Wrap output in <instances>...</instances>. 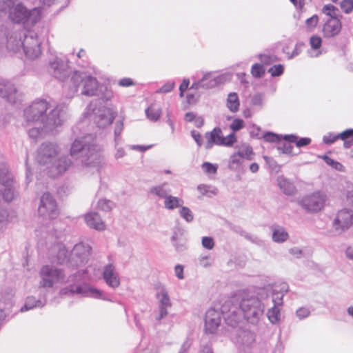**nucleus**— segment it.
I'll return each instance as SVG.
<instances>
[{"mask_svg":"<svg viewBox=\"0 0 353 353\" xmlns=\"http://www.w3.org/2000/svg\"><path fill=\"white\" fill-rule=\"evenodd\" d=\"M50 104L45 100L34 101L24 110V121L28 127L31 123H42L47 130H55L66 119L67 106L58 104L50 111Z\"/></svg>","mask_w":353,"mask_h":353,"instance_id":"f257e3e1","label":"nucleus"},{"mask_svg":"<svg viewBox=\"0 0 353 353\" xmlns=\"http://www.w3.org/2000/svg\"><path fill=\"white\" fill-rule=\"evenodd\" d=\"M272 288H256L253 291L243 292L238 299V305L244 319L256 325L263 316L265 307L270 306Z\"/></svg>","mask_w":353,"mask_h":353,"instance_id":"f03ea898","label":"nucleus"},{"mask_svg":"<svg viewBox=\"0 0 353 353\" xmlns=\"http://www.w3.org/2000/svg\"><path fill=\"white\" fill-rule=\"evenodd\" d=\"M70 155L83 168H97L101 162L100 148L97 144L96 137L92 134L76 139L72 143Z\"/></svg>","mask_w":353,"mask_h":353,"instance_id":"7ed1b4c3","label":"nucleus"},{"mask_svg":"<svg viewBox=\"0 0 353 353\" xmlns=\"http://www.w3.org/2000/svg\"><path fill=\"white\" fill-rule=\"evenodd\" d=\"M66 97L72 98L79 90L83 95L92 97L97 94L98 81L96 78L85 72L74 71L67 85Z\"/></svg>","mask_w":353,"mask_h":353,"instance_id":"20e7f679","label":"nucleus"},{"mask_svg":"<svg viewBox=\"0 0 353 353\" xmlns=\"http://www.w3.org/2000/svg\"><path fill=\"white\" fill-rule=\"evenodd\" d=\"M12 38L8 39V49L17 52L22 48L26 56L30 59H34L41 54V41L38 38L37 34L33 31H28L25 34L23 40L20 37L19 40L17 41L15 46H12Z\"/></svg>","mask_w":353,"mask_h":353,"instance_id":"39448f33","label":"nucleus"},{"mask_svg":"<svg viewBox=\"0 0 353 353\" xmlns=\"http://www.w3.org/2000/svg\"><path fill=\"white\" fill-rule=\"evenodd\" d=\"M9 18L16 23L22 24L28 28L37 23L41 16L40 8L27 9L22 3H17L15 6L7 10Z\"/></svg>","mask_w":353,"mask_h":353,"instance_id":"423d86ee","label":"nucleus"},{"mask_svg":"<svg viewBox=\"0 0 353 353\" xmlns=\"http://www.w3.org/2000/svg\"><path fill=\"white\" fill-rule=\"evenodd\" d=\"M288 291V285L282 283L279 285L272 288V292L270 295V305L272 306L268 310L267 316L269 321L276 324L280 321L281 312L279 306L283 305V298Z\"/></svg>","mask_w":353,"mask_h":353,"instance_id":"0eeeda50","label":"nucleus"},{"mask_svg":"<svg viewBox=\"0 0 353 353\" xmlns=\"http://www.w3.org/2000/svg\"><path fill=\"white\" fill-rule=\"evenodd\" d=\"M221 314L228 325L235 327L244 319L243 314L238 305L232 299L226 301L221 307Z\"/></svg>","mask_w":353,"mask_h":353,"instance_id":"6e6552de","label":"nucleus"},{"mask_svg":"<svg viewBox=\"0 0 353 353\" xmlns=\"http://www.w3.org/2000/svg\"><path fill=\"white\" fill-rule=\"evenodd\" d=\"M117 113L110 108L99 106L92 109L89 113V117L99 128H103L110 125Z\"/></svg>","mask_w":353,"mask_h":353,"instance_id":"1a4fd4ad","label":"nucleus"},{"mask_svg":"<svg viewBox=\"0 0 353 353\" xmlns=\"http://www.w3.org/2000/svg\"><path fill=\"white\" fill-rule=\"evenodd\" d=\"M41 281L40 282L41 288H52L54 283H64L67 280L65 274L61 269L54 268L50 265H44L40 271Z\"/></svg>","mask_w":353,"mask_h":353,"instance_id":"9d476101","label":"nucleus"},{"mask_svg":"<svg viewBox=\"0 0 353 353\" xmlns=\"http://www.w3.org/2000/svg\"><path fill=\"white\" fill-rule=\"evenodd\" d=\"M38 213L39 216L49 219H54L59 215L57 201L49 192L41 196Z\"/></svg>","mask_w":353,"mask_h":353,"instance_id":"9b49d317","label":"nucleus"},{"mask_svg":"<svg viewBox=\"0 0 353 353\" xmlns=\"http://www.w3.org/2000/svg\"><path fill=\"white\" fill-rule=\"evenodd\" d=\"M91 252V246L83 242L77 243L70 252L69 266L79 267L88 262Z\"/></svg>","mask_w":353,"mask_h":353,"instance_id":"f8f14e48","label":"nucleus"},{"mask_svg":"<svg viewBox=\"0 0 353 353\" xmlns=\"http://www.w3.org/2000/svg\"><path fill=\"white\" fill-rule=\"evenodd\" d=\"M326 195L321 192H315L306 195L300 201L301 205L306 211L316 212L320 211L325 205Z\"/></svg>","mask_w":353,"mask_h":353,"instance_id":"ddd939ff","label":"nucleus"},{"mask_svg":"<svg viewBox=\"0 0 353 353\" xmlns=\"http://www.w3.org/2000/svg\"><path fill=\"white\" fill-rule=\"evenodd\" d=\"M352 224L353 210L347 208L338 211L332 222L334 230L339 234L348 230Z\"/></svg>","mask_w":353,"mask_h":353,"instance_id":"4468645a","label":"nucleus"},{"mask_svg":"<svg viewBox=\"0 0 353 353\" xmlns=\"http://www.w3.org/2000/svg\"><path fill=\"white\" fill-rule=\"evenodd\" d=\"M156 298L158 299V314L155 319L161 321L168 315V310L172 307L168 292L163 285L157 287Z\"/></svg>","mask_w":353,"mask_h":353,"instance_id":"2eb2a0df","label":"nucleus"},{"mask_svg":"<svg viewBox=\"0 0 353 353\" xmlns=\"http://www.w3.org/2000/svg\"><path fill=\"white\" fill-rule=\"evenodd\" d=\"M49 72L56 79L64 81L70 73L66 59L55 57L49 61Z\"/></svg>","mask_w":353,"mask_h":353,"instance_id":"dca6fc26","label":"nucleus"},{"mask_svg":"<svg viewBox=\"0 0 353 353\" xmlns=\"http://www.w3.org/2000/svg\"><path fill=\"white\" fill-rule=\"evenodd\" d=\"M58 154V148L52 143H43L38 150L37 160L41 165H49L56 159Z\"/></svg>","mask_w":353,"mask_h":353,"instance_id":"f3484780","label":"nucleus"},{"mask_svg":"<svg viewBox=\"0 0 353 353\" xmlns=\"http://www.w3.org/2000/svg\"><path fill=\"white\" fill-rule=\"evenodd\" d=\"M61 292L63 294H68V292H70L71 294H80L83 296H91L96 299L106 300L101 291L87 284L71 285L70 289H63Z\"/></svg>","mask_w":353,"mask_h":353,"instance_id":"a211bd4d","label":"nucleus"},{"mask_svg":"<svg viewBox=\"0 0 353 353\" xmlns=\"http://www.w3.org/2000/svg\"><path fill=\"white\" fill-rule=\"evenodd\" d=\"M221 324V314L214 308L209 309L205 316V331L206 333L214 334Z\"/></svg>","mask_w":353,"mask_h":353,"instance_id":"6ab92c4d","label":"nucleus"},{"mask_svg":"<svg viewBox=\"0 0 353 353\" xmlns=\"http://www.w3.org/2000/svg\"><path fill=\"white\" fill-rule=\"evenodd\" d=\"M72 165L71 160L66 156L56 159L50 167V175L53 177L64 173Z\"/></svg>","mask_w":353,"mask_h":353,"instance_id":"aec40b11","label":"nucleus"},{"mask_svg":"<svg viewBox=\"0 0 353 353\" xmlns=\"http://www.w3.org/2000/svg\"><path fill=\"white\" fill-rule=\"evenodd\" d=\"M103 278L106 284L112 288H117L120 285L119 274L112 263L107 264L104 267Z\"/></svg>","mask_w":353,"mask_h":353,"instance_id":"412c9836","label":"nucleus"},{"mask_svg":"<svg viewBox=\"0 0 353 353\" xmlns=\"http://www.w3.org/2000/svg\"><path fill=\"white\" fill-rule=\"evenodd\" d=\"M341 28L342 24L340 20L329 19L323 27V36L325 38L334 37L340 33Z\"/></svg>","mask_w":353,"mask_h":353,"instance_id":"4be33fe9","label":"nucleus"},{"mask_svg":"<svg viewBox=\"0 0 353 353\" xmlns=\"http://www.w3.org/2000/svg\"><path fill=\"white\" fill-rule=\"evenodd\" d=\"M53 252H57L55 256L51 258V261L54 263L64 264L67 263L69 265L68 251L65 247L61 243L54 244L52 248Z\"/></svg>","mask_w":353,"mask_h":353,"instance_id":"5701e85b","label":"nucleus"},{"mask_svg":"<svg viewBox=\"0 0 353 353\" xmlns=\"http://www.w3.org/2000/svg\"><path fill=\"white\" fill-rule=\"evenodd\" d=\"M171 240L176 252H182L187 250V239L184 236V230L181 228L174 230Z\"/></svg>","mask_w":353,"mask_h":353,"instance_id":"b1692460","label":"nucleus"},{"mask_svg":"<svg viewBox=\"0 0 353 353\" xmlns=\"http://www.w3.org/2000/svg\"><path fill=\"white\" fill-rule=\"evenodd\" d=\"M222 131L219 128H214L211 132L205 133L207 142L205 145L206 150H210L214 144L221 145L223 143Z\"/></svg>","mask_w":353,"mask_h":353,"instance_id":"393cba45","label":"nucleus"},{"mask_svg":"<svg viewBox=\"0 0 353 353\" xmlns=\"http://www.w3.org/2000/svg\"><path fill=\"white\" fill-rule=\"evenodd\" d=\"M17 90L14 85L10 82L0 83V96L7 99L10 103L16 102Z\"/></svg>","mask_w":353,"mask_h":353,"instance_id":"a878e982","label":"nucleus"},{"mask_svg":"<svg viewBox=\"0 0 353 353\" xmlns=\"http://www.w3.org/2000/svg\"><path fill=\"white\" fill-rule=\"evenodd\" d=\"M85 221L88 227L96 230H103L105 225L97 212H90L85 215Z\"/></svg>","mask_w":353,"mask_h":353,"instance_id":"bb28decb","label":"nucleus"},{"mask_svg":"<svg viewBox=\"0 0 353 353\" xmlns=\"http://www.w3.org/2000/svg\"><path fill=\"white\" fill-rule=\"evenodd\" d=\"M24 126L27 128L28 134L32 139H37L41 137H42L44 134L52 132L54 130H47L41 123H31L30 125L26 126V122L23 123Z\"/></svg>","mask_w":353,"mask_h":353,"instance_id":"cd10ccee","label":"nucleus"},{"mask_svg":"<svg viewBox=\"0 0 353 353\" xmlns=\"http://www.w3.org/2000/svg\"><path fill=\"white\" fill-rule=\"evenodd\" d=\"M255 341V334L248 330H239L237 331V342L244 345H250Z\"/></svg>","mask_w":353,"mask_h":353,"instance_id":"c85d7f7f","label":"nucleus"},{"mask_svg":"<svg viewBox=\"0 0 353 353\" xmlns=\"http://www.w3.org/2000/svg\"><path fill=\"white\" fill-rule=\"evenodd\" d=\"M46 299H39L37 300L34 296H30L26 298L25 303L20 309V311L23 312L35 307H42L46 305Z\"/></svg>","mask_w":353,"mask_h":353,"instance_id":"c756f323","label":"nucleus"},{"mask_svg":"<svg viewBox=\"0 0 353 353\" xmlns=\"http://www.w3.org/2000/svg\"><path fill=\"white\" fill-rule=\"evenodd\" d=\"M170 192L171 190L166 183L151 187L149 190V193L150 194L156 196L159 199H164L168 196L169 194H170Z\"/></svg>","mask_w":353,"mask_h":353,"instance_id":"7c9ffc66","label":"nucleus"},{"mask_svg":"<svg viewBox=\"0 0 353 353\" xmlns=\"http://www.w3.org/2000/svg\"><path fill=\"white\" fill-rule=\"evenodd\" d=\"M278 185L280 189L287 195H293L296 192L294 183L284 176H279L277 179Z\"/></svg>","mask_w":353,"mask_h":353,"instance_id":"2f4dec72","label":"nucleus"},{"mask_svg":"<svg viewBox=\"0 0 353 353\" xmlns=\"http://www.w3.org/2000/svg\"><path fill=\"white\" fill-rule=\"evenodd\" d=\"M272 240L276 243H283L289 238V234L284 228L281 226H273Z\"/></svg>","mask_w":353,"mask_h":353,"instance_id":"473e14b6","label":"nucleus"},{"mask_svg":"<svg viewBox=\"0 0 353 353\" xmlns=\"http://www.w3.org/2000/svg\"><path fill=\"white\" fill-rule=\"evenodd\" d=\"M183 203V201L181 198L172 196L169 194L164 200V208L167 210H172L181 207Z\"/></svg>","mask_w":353,"mask_h":353,"instance_id":"72a5a7b5","label":"nucleus"},{"mask_svg":"<svg viewBox=\"0 0 353 353\" xmlns=\"http://www.w3.org/2000/svg\"><path fill=\"white\" fill-rule=\"evenodd\" d=\"M283 139L289 143H295L299 148L306 146L311 143V139L310 138L303 137L298 140V137L294 134L285 135Z\"/></svg>","mask_w":353,"mask_h":353,"instance_id":"f704fd0d","label":"nucleus"},{"mask_svg":"<svg viewBox=\"0 0 353 353\" xmlns=\"http://www.w3.org/2000/svg\"><path fill=\"white\" fill-rule=\"evenodd\" d=\"M226 105L228 108L232 112H236L239 109V99L236 92L229 93L227 99Z\"/></svg>","mask_w":353,"mask_h":353,"instance_id":"c9c22d12","label":"nucleus"},{"mask_svg":"<svg viewBox=\"0 0 353 353\" xmlns=\"http://www.w3.org/2000/svg\"><path fill=\"white\" fill-rule=\"evenodd\" d=\"M145 114L148 119L156 121L161 114V108L157 104H152L145 110Z\"/></svg>","mask_w":353,"mask_h":353,"instance_id":"e433bc0d","label":"nucleus"},{"mask_svg":"<svg viewBox=\"0 0 353 353\" xmlns=\"http://www.w3.org/2000/svg\"><path fill=\"white\" fill-rule=\"evenodd\" d=\"M230 80V75L229 74H222L218 76H214L213 74V79L211 80L206 87H209V88L211 89L221 84H223Z\"/></svg>","mask_w":353,"mask_h":353,"instance_id":"4c0bfd02","label":"nucleus"},{"mask_svg":"<svg viewBox=\"0 0 353 353\" xmlns=\"http://www.w3.org/2000/svg\"><path fill=\"white\" fill-rule=\"evenodd\" d=\"M339 10L333 5L327 4L323 6V12L330 17V19H336L341 21L342 15L338 13Z\"/></svg>","mask_w":353,"mask_h":353,"instance_id":"58836bf2","label":"nucleus"},{"mask_svg":"<svg viewBox=\"0 0 353 353\" xmlns=\"http://www.w3.org/2000/svg\"><path fill=\"white\" fill-rule=\"evenodd\" d=\"M243 161V159L239 152L233 154L230 159L229 168L232 170H238Z\"/></svg>","mask_w":353,"mask_h":353,"instance_id":"ea45409f","label":"nucleus"},{"mask_svg":"<svg viewBox=\"0 0 353 353\" xmlns=\"http://www.w3.org/2000/svg\"><path fill=\"white\" fill-rule=\"evenodd\" d=\"M49 229L46 232V235L41 234L42 237H43L46 241H49L52 243L55 242L56 239L61 238L62 234V231L54 230V228H50L48 226Z\"/></svg>","mask_w":353,"mask_h":353,"instance_id":"a19ab883","label":"nucleus"},{"mask_svg":"<svg viewBox=\"0 0 353 353\" xmlns=\"http://www.w3.org/2000/svg\"><path fill=\"white\" fill-rule=\"evenodd\" d=\"M14 216L8 210L3 208H0V225H5L11 222Z\"/></svg>","mask_w":353,"mask_h":353,"instance_id":"79ce46f5","label":"nucleus"},{"mask_svg":"<svg viewBox=\"0 0 353 353\" xmlns=\"http://www.w3.org/2000/svg\"><path fill=\"white\" fill-rule=\"evenodd\" d=\"M114 205L113 201L105 199L99 200L97 203V208L105 212L110 211Z\"/></svg>","mask_w":353,"mask_h":353,"instance_id":"37998d69","label":"nucleus"},{"mask_svg":"<svg viewBox=\"0 0 353 353\" xmlns=\"http://www.w3.org/2000/svg\"><path fill=\"white\" fill-rule=\"evenodd\" d=\"M321 158L325 161V162L328 165L331 166L332 168H333L336 170H338V171H343V170L344 167H343V165L341 163H339V162H338V161L331 159L330 157H329L327 155H323V156L321 157Z\"/></svg>","mask_w":353,"mask_h":353,"instance_id":"c03bdc74","label":"nucleus"},{"mask_svg":"<svg viewBox=\"0 0 353 353\" xmlns=\"http://www.w3.org/2000/svg\"><path fill=\"white\" fill-rule=\"evenodd\" d=\"M263 139L267 142L279 143L283 139V137H281L279 134L268 132L263 135Z\"/></svg>","mask_w":353,"mask_h":353,"instance_id":"a18cd8bd","label":"nucleus"},{"mask_svg":"<svg viewBox=\"0 0 353 353\" xmlns=\"http://www.w3.org/2000/svg\"><path fill=\"white\" fill-rule=\"evenodd\" d=\"M283 140L278 143L277 150L283 154H292L293 146L290 143L282 141Z\"/></svg>","mask_w":353,"mask_h":353,"instance_id":"49530a36","label":"nucleus"},{"mask_svg":"<svg viewBox=\"0 0 353 353\" xmlns=\"http://www.w3.org/2000/svg\"><path fill=\"white\" fill-rule=\"evenodd\" d=\"M251 73L253 77L256 78H261L265 73V70L262 65L259 63H255L252 66Z\"/></svg>","mask_w":353,"mask_h":353,"instance_id":"de8ad7c7","label":"nucleus"},{"mask_svg":"<svg viewBox=\"0 0 353 353\" xmlns=\"http://www.w3.org/2000/svg\"><path fill=\"white\" fill-rule=\"evenodd\" d=\"M179 214L187 222H191L194 219V215L188 207H181L179 210Z\"/></svg>","mask_w":353,"mask_h":353,"instance_id":"09e8293b","label":"nucleus"},{"mask_svg":"<svg viewBox=\"0 0 353 353\" xmlns=\"http://www.w3.org/2000/svg\"><path fill=\"white\" fill-rule=\"evenodd\" d=\"M17 0H2L0 1V10L3 12H7V10L15 6Z\"/></svg>","mask_w":353,"mask_h":353,"instance_id":"8fccbe9b","label":"nucleus"},{"mask_svg":"<svg viewBox=\"0 0 353 353\" xmlns=\"http://www.w3.org/2000/svg\"><path fill=\"white\" fill-rule=\"evenodd\" d=\"M238 152H239V153H240L241 154L243 159H246L248 160L252 159V156H253L254 153H253L252 147H250L249 145H246V146L243 147V148H241V150H239Z\"/></svg>","mask_w":353,"mask_h":353,"instance_id":"3c124183","label":"nucleus"},{"mask_svg":"<svg viewBox=\"0 0 353 353\" xmlns=\"http://www.w3.org/2000/svg\"><path fill=\"white\" fill-rule=\"evenodd\" d=\"M203 172L206 174H216L217 172L218 166L210 162H204L201 165Z\"/></svg>","mask_w":353,"mask_h":353,"instance_id":"603ef678","label":"nucleus"},{"mask_svg":"<svg viewBox=\"0 0 353 353\" xmlns=\"http://www.w3.org/2000/svg\"><path fill=\"white\" fill-rule=\"evenodd\" d=\"M197 190L202 195H207L208 193L216 194L217 192L216 188L212 189V187L204 184L199 185Z\"/></svg>","mask_w":353,"mask_h":353,"instance_id":"864d4df0","label":"nucleus"},{"mask_svg":"<svg viewBox=\"0 0 353 353\" xmlns=\"http://www.w3.org/2000/svg\"><path fill=\"white\" fill-rule=\"evenodd\" d=\"M283 66L281 64L274 65L268 70L272 77H279L283 73Z\"/></svg>","mask_w":353,"mask_h":353,"instance_id":"5fc2aeb1","label":"nucleus"},{"mask_svg":"<svg viewBox=\"0 0 353 353\" xmlns=\"http://www.w3.org/2000/svg\"><path fill=\"white\" fill-rule=\"evenodd\" d=\"M318 22L319 17L316 14H314L306 20L305 25L309 30H312L316 27Z\"/></svg>","mask_w":353,"mask_h":353,"instance_id":"6e6d98bb","label":"nucleus"},{"mask_svg":"<svg viewBox=\"0 0 353 353\" xmlns=\"http://www.w3.org/2000/svg\"><path fill=\"white\" fill-rule=\"evenodd\" d=\"M265 95L262 93H256L251 98V104L253 105L262 106Z\"/></svg>","mask_w":353,"mask_h":353,"instance_id":"4d7b16f0","label":"nucleus"},{"mask_svg":"<svg viewBox=\"0 0 353 353\" xmlns=\"http://www.w3.org/2000/svg\"><path fill=\"white\" fill-rule=\"evenodd\" d=\"M340 6L346 14H349L353 10V0H343Z\"/></svg>","mask_w":353,"mask_h":353,"instance_id":"13d9d810","label":"nucleus"},{"mask_svg":"<svg viewBox=\"0 0 353 353\" xmlns=\"http://www.w3.org/2000/svg\"><path fill=\"white\" fill-rule=\"evenodd\" d=\"M310 44L312 49L317 50L321 46L322 39L319 36L313 35L310 39Z\"/></svg>","mask_w":353,"mask_h":353,"instance_id":"bf43d9fd","label":"nucleus"},{"mask_svg":"<svg viewBox=\"0 0 353 353\" xmlns=\"http://www.w3.org/2000/svg\"><path fill=\"white\" fill-rule=\"evenodd\" d=\"M259 59L263 63L270 65L276 61V57L274 55L261 54Z\"/></svg>","mask_w":353,"mask_h":353,"instance_id":"052dcab7","label":"nucleus"},{"mask_svg":"<svg viewBox=\"0 0 353 353\" xmlns=\"http://www.w3.org/2000/svg\"><path fill=\"white\" fill-rule=\"evenodd\" d=\"M244 127V122L241 119H235L230 124V128L234 131L236 132L240 130Z\"/></svg>","mask_w":353,"mask_h":353,"instance_id":"680f3d73","label":"nucleus"},{"mask_svg":"<svg viewBox=\"0 0 353 353\" xmlns=\"http://www.w3.org/2000/svg\"><path fill=\"white\" fill-rule=\"evenodd\" d=\"M236 141V139L235 134L234 133H231L228 137H223V143L221 145L232 146Z\"/></svg>","mask_w":353,"mask_h":353,"instance_id":"e2e57ef3","label":"nucleus"},{"mask_svg":"<svg viewBox=\"0 0 353 353\" xmlns=\"http://www.w3.org/2000/svg\"><path fill=\"white\" fill-rule=\"evenodd\" d=\"M202 245L208 250H212L214 248V243L212 237L204 236L202 238Z\"/></svg>","mask_w":353,"mask_h":353,"instance_id":"0e129e2a","label":"nucleus"},{"mask_svg":"<svg viewBox=\"0 0 353 353\" xmlns=\"http://www.w3.org/2000/svg\"><path fill=\"white\" fill-rule=\"evenodd\" d=\"M241 236H244L248 241L256 244H259L261 241L257 236L247 233L244 230H241Z\"/></svg>","mask_w":353,"mask_h":353,"instance_id":"69168bd1","label":"nucleus"},{"mask_svg":"<svg viewBox=\"0 0 353 353\" xmlns=\"http://www.w3.org/2000/svg\"><path fill=\"white\" fill-rule=\"evenodd\" d=\"M339 139L338 134L330 133L323 137V141L325 144L330 145L334 143Z\"/></svg>","mask_w":353,"mask_h":353,"instance_id":"338daca9","label":"nucleus"},{"mask_svg":"<svg viewBox=\"0 0 353 353\" xmlns=\"http://www.w3.org/2000/svg\"><path fill=\"white\" fill-rule=\"evenodd\" d=\"M340 139L345 141L353 137V129H347L345 131L338 134Z\"/></svg>","mask_w":353,"mask_h":353,"instance_id":"774afa93","label":"nucleus"}]
</instances>
